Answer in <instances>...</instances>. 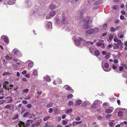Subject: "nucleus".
<instances>
[{
	"mask_svg": "<svg viewBox=\"0 0 127 127\" xmlns=\"http://www.w3.org/2000/svg\"><path fill=\"white\" fill-rule=\"evenodd\" d=\"M98 31V29L97 28L91 29L89 30L86 31V35L87 34H90L93 33L97 32Z\"/></svg>",
	"mask_w": 127,
	"mask_h": 127,
	"instance_id": "obj_1",
	"label": "nucleus"
},
{
	"mask_svg": "<svg viewBox=\"0 0 127 127\" xmlns=\"http://www.w3.org/2000/svg\"><path fill=\"white\" fill-rule=\"evenodd\" d=\"M109 66V64L107 63H106L104 65V66H102L103 70L106 71H109L110 70V69H107Z\"/></svg>",
	"mask_w": 127,
	"mask_h": 127,
	"instance_id": "obj_2",
	"label": "nucleus"
},
{
	"mask_svg": "<svg viewBox=\"0 0 127 127\" xmlns=\"http://www.w3.org/2000/svg\"><path fill=\"white\" fill-rule=\"evenodd\" d=\"M118 44L115 43L114 45L115 47L117 48H118L119 47V46H121L123 45V43L121 41V40L119 39V41L117 42Z\"/></svg>",
	"mask_w": 127,
	"mask_h": 127,
	"instance_id": "obj_3",
	"label": "nucleus"
},
{
	"mask_svg": "<svg viewBox=\"0 0 127 127\" xmlns=\"http://www.w3.org/2000/svg\"><path fill=\"white\" fill-rule=\"evenodd\" d=\"M114 110V108L112 107H108L105 110V112L107 114H110Z\"/></svg>",
	"mask_w": 127,
	"mask_h": 127,
	"instance_id": "obj_4",
	"label": "nucleus"
},
{
	"mask_svg": "<svg viewBox=\"0 0 127 127\" xmlns=\"http://www.w3.org/2000/svg\"><path fill=\"white\" fill-rule=\"evenodd\" d=\"M6 99L7 100V103H11L13 101V99L12 97L10 96H7L6 97Z\"/></svg>",
	"mask_w": 127,
	"mask_h": 127,
	"instance_id": "obj_5",
	"label": "nucleus"
},
{
	"mask_svg": "<svg viewBox=\"0 0 127 127\" xmlns=\"http://www.w3.org/2000/svg\"><path fill=\"white\" fill-rule=\"evenodd\" d=\"M14 55L16 56H18L20 57L21 56V53L18 50H17L14 51Z\"/></svg>",
	"mask_w": 127,
	"mask_h": 127,
	"instance_id": "obj_6",
	"label": "nucleus"
},
{
	"mask_svg": "<svg viewBox=\"0 0 127 127\" xmlns=\"http://www.w3.org/2000/svg\"><path fill=\"white\" fill-rule=\"evenodd\" d=\"M1 38L3 39L4 41L6 43H7L9 42V39L6 36L2 35L1 36Z\"/></svg>",
	"mask_w": 127,
	"mask_h": 127,
	"instance_id": "obj_7",
	"label": "nucleus"
},
{
	"mask_svg": "<svg viewBox=\"0 0 127 127\" xmlns=\"http://www.w3.org/2000/svg\"><path fill=\"white\" fill-rule=\"evenodd\" d=\"M56 6L55 5H54L53 3H51L49 6V8L51 10H53L56 8Z\"/></svg>",
	"mask_w": 127,
	"mask_h": 127,
	"instance_id": "obj_8",
	"label": "nucleus"
},
{
	"mask_svg": "<svg viewBox=\"0 0 127 127\" xmlns=\"http://www.w3.org/2000/svg\"><path fill=\"white\" fill-rule=\"evenodd\" d=\"M19 125L20 127H25V123L23 122L20 121L19 122Z\"/></svg>",
	"mask_w": 127,
	"mask_h": 127,
	"instance_id": "obj_9",
	"label": "nucleus"
},
{
	"mask_svg": "<svg viewBox=\"0 0 127 127\" xmlns=\"http://www.w3.org/2000/svg\"><path fill=\"white\" fill-rule=\"evenodd\" d=\"M83 28L85 29H89L91 28V25H83Z\"/></svg>",
	"mask_w": 127,
	"mask_h": 127,
	"instance_id": "obj_10",
	"label": "nucleus"
},
{
	"mask_svg": "<svg viewBox=\"0 0 127 127\" xmlns=\"http://www.w3.org/2000/svg\"><path fill=\"white\" fill-rule=\"evenodd\" d=\"M83 39L81 37H78L75 40V41H76V42H78V43L77 44V45H78L79 44H80V42Z\"/></svg>",
	"mask_w": 127,
	"mask_h": 127,
	"instance_id": "obj_11",
	"label": "nucleus"
},
{
	"mask_svg": "<svg viewBox=\"0 0 127 127\" xmlns=\"http://www.w3.org/2000/svg\"><path fill=\"white\" fill-rule=\"evenodd\" d=\"M94 55L95 56H98L100 55V52L98 50H96L94 51Z\"/></svg>",
	"mask_w": 127,
	"mask_h": 127,
	"instance_id": "obj_12",
	"label": "nucleus"
},
{
	"mask_svg": "<svg viewBox=\"0 0 127 127\" xmlns=\"http://www.w3.org/2000/svg\"><path fill=\"white\" fill-rule=\"evenodd\" d=\"M44 79L46 81L50 82L51 81V79L48 76H47L44 77Z\"/></svg>",
	"mask_w": 127,
	"mask_h": 127,
	"instance_id": "obj_13",
	"label": "nucleus"
},
{
	"mask_svg": "<svg viewBox=\"0 0 127 127\" xmlns=\"http://www.w3.org/2000/svg\"><path fill=\"white\" fill-rule=\"evenodd\" d=\"M56 13L55 11H51L50 13V15L51 17H52L54 16L56 14Z\"/></svg>",
	"mask_w": 127,
	"mask_h": 127,
	"instance_id": "obj_14",
	"label": "nucleus"
},
{
	"mask_svg": "<svg viewBox=\"0 0 127 127\" xmlns=\"http://www.w3.org/2000/svg\"><path fill=\"white\" fill-rule=\"evenodd\" d=\"M51 123L49 122H47L45 123V125L44 126V127H50Z\"/></svg>",
	"mask_w": 127,
	"mask_h": 127,
	"instance_id": "obj_15",
	"label": "nucleus"
},
{
	"mask_svg": "<svg viewBox=\"0 0 127 127\" xmlns=\"http://www.w3.org/2000/svg\"><path fill=\"white\" fill-rule=\"evenodd\" d=\"M110 54L108 53H107L105 56V58L106 59H108L110 57Z\"/></svg>",
	"mask_w": 127,
	"mask_h": 127,
	"instance_id": "obj_16",
	"label": "nucleus"
},
{
	"mask_svg": "<svg viewBox=\"0 0 127 127\" xmlns=\"http://www.w3.org/2000/svg\"><path fill=\"white\" fill-rule=\"evenodd\" d=\"M81 103V101L80 100H77L76 101V104L75 106H76L77 105H79Z\"/></svg>",
	"mask_w": 127,
	"mask_h": 127,
	"instance_id": "obj_17",
	"label": "nucleus"
},
{
	"mask_svg": "<svg viewBox=\"0 0 127 127\" xmlns=\"http://www.w3.org/2000/svg\"><path fill=\"white\" fill-rule=\"evenodd\" d=\"M118 116L119 117L122 116L123 115V113L121 111H119L118 112Z\"/></svg>",
	"mask_w": 127,
	"mask_h": 127,
	"instance_id": "obj_18",
	"label": "nucleus"
},
{
	"mask_svg": "<svg viewBox=\"0 0 127 127\" xmlns=\"http://www.w3.org/2000/svg\"><path fill=\"white\" fill-rule=\"evenodd\" d=\"M33 66V63L32 62H30L28 64V66L30 67H32Z\"/></svg>",
	"mask_w": 127,
	"mask_h": 127,
	"instance_id": "obj_19",
	"label": "nucleus"
},
{
	"mask_svg": "<svg viewBox=\"0 0 127 127\" xmlns=\"http://www.w3.org/2000/svg\"><path fill=\"white\" fill-rule=\"evenodd\" d=\"M64 87H67L65 89L66 90H67L70 91V90H72V91H73V90H72L71 88L70 87H69L68 86V85H65Z\"/></svg>",
	"mask_w": 127,
	"mask_h": 127,
	"instance_id": "obj_20",
	"label": "nucleus"
},
{
	"mask_svg": "<svg viewBox=\"0 0 127 127\" xmlns=\"http://www.w3.org/2000/svg\"><path fill=\"white\" fill-rule=\"evenodd\" d=\"M11 107V105L10 104H7L4 107L5 108H6L7 109H9Z\"/></svg>",
	"mask_w": 127,
	"mask_h": 127,
	"instance_id": "obj_21",
	"label": "nucleus"
},
{
	"mask_svg": "<svg viewBox=\"0 0 127 127\" xmlns=\"http://www.w3.org/2000/svg\"><path fill=\"white\" fill-rule=\"evenodd\" d=\"M10 75V73L8 72H6L2 74V75L3 76H5L6 75Z\"/></svg>",
	"mask_w": 127,
	"mask_h": 127,
	"instance_id": "obj_22",
	"label": "nucleus"
},
{
	"mask_svg": "<svg viewBox=\"0 0 127 127\" xmlns=\"http://www.w3.org/2000/svg\"><path fill=\"white\" fill-rule=\"evenodd\" d=\"M72 109H67L66 112V114H68L69 113H71L72 111Z\"/></svg>",
	"mask_w": 127,
	"mask_h": 127,
	"instance_id": "obj_23",
	"label": "nucleus"
},
{
	"mask_svg": "<svg viewBox=\"0 0 127 127\" xmlns=\"http://www.w3.org/2000/svg\"><path fill=\"white\" fill-rule=\"evenodd\" d=\"M6 102V100H0V105L2 104L5 103Z\"/></svg>",
	"mask_w": 127,
	"mask_h": 127,
	"instance_id": "obj_24",
	"label": "nucleus"
},
{
	"mask_svg": "<svg viewBox=\"0 0 127 127\" xmlns=\"http://www.w3.org/2000/svg\"><path fill=\"white\" fill-rule=\"evenodd\" d=\"M53 105V103H50L48 104L47 105V108H49L51 107Z\"/></svg>",
	"mask_w": 127,
	"mask_h": 127,
	"instance_id": "obj_25",
	"label": "nucleus"
},
{
	"mask_svg": "<svg viewBox=\"0 0 127 127\" xmlns=\"http://www.w3.org/2000/svg\"><path fill=\"white\" fill-rule=\"evenodd\" d=\"M29 114V113L28 112H27L25 113L23 115V117H25L27 116Z\"/></svg>",
	"mask_w": 127,
	"mask_h": 127,
	"instance_id": "obj_26",
	"label": "nucleus"
},
{
	"mask_svg": "<svg viewBox=\"0 0 127 127\" xmlns=\"http://www.w3.org/2000/svg\"><path fill=\"white\" fill-rule=\"evenodd\" d=\"M37 71L36 70H34L33 72V75L34 76H36L37 75Z\"/></svg>",
	"mask_w": 127,
	"mask_h": 127,
	"instance_id": "obj_27",
	"label": "nucleus"
},
{
	"mask_svg": "<svg viewBox=\"0 0 127 127\" xmlns=\"http://www.w3.org/2000/svg\"><path fill=\"white\" fill-rule=\"evenodd\" d=\"M50 118V116L46 117L44 118L43 120L44 121H45L49 119Z\"/></svg>",
	"mask_w": 127,
	"mask_h": 127,
	"instance_id": "obj_28",
	"label": "nucleus"
},
{
	"mask_svg": "<svg viewBox=\"0 0 127 127\" xmlns=\"http://www.w3.org/2000/svg\"><path fill=\"white\" fill-rule=\"evenodd\" d=\"M88 103L85 102H84L82 103V106L84 107L86 106L87 105Z\"/></svg>",
	"mask_w": 127,
	"mask_h": 127,
	"instance_id": "obj_29",
	"label": "nucleus"
},
{
	"mask_svg": "<svg viewBox=\"0 0 127 127\" xmlns=\"http://www.w3.org/2000/svg\"><path fill=\"white\" fill-rule=\"evenodd\" d=\"M73 102L72 101H69L68 104V105L70 106L71 105H73Z\"/></svg>",
	"mask_w": 127,
	"mask_h": 127,
	"instance_id": "obj_30",
	"label": "nucleus"
},
{
	"mask_svg": "<svg viewBox=\"0 0 127 127\" xmlns=\"http://www.w3.org/2000/svg\"><path fill=\"white\" fill-rule=\"evenodd\" d=\"M92 21L91 20H89L86 22L85 24L86 25L90 24L92 23Z\"/></svg>",
	"mask_w": 127,
	"mask_h": 127,
	"instance_id": "obj_31",
	"label": "nucleus"
},
{
	"mask_svg": "<svg viewBox=\"0 0 127 127\" xmlns=\"http://www.w3.org/2000/svg\"><path fill=\"white\" fill-rule=\"evenodd\" d=\"M89 19V17H88V18H87L86 19L84 20L83 21V22L85 24L87 21Z\"/></svg>",
	"mask_w": 127,
	"mask_h": 127,
	"instance_id": "obj_32",
	"label": "nucleus"
},
{
	"mask_svg": "<svg viewBox=\"0 0 127 127\" xmlns=\"http://www.w3.org/2000/svg\"><path fill=\"white\" fill-rule=\"evenodd\" d=\"M6 58L7 60H10L12 59V58L9 56L6 55L5 57Z\"/></svg>",
	"mask_w": 127,
	"mask_h": 127,
	"instance_id": "obj_33",
	"label": "nucleus"
},
{
	"mask_svg": "<svg viewBox=\"0 0 127 127\" xmlns=\"http://www.w3.org/2000/svg\"><path fill=\"white\" fill-rule=\"evenodd\" d=\"M35 117V115L33 114L32 113L31 114V116L29 117L30 118H32Z\"/></svg>",
	"mask_w": 127,
	"mask_h": 127,
	"instance_id": "obj_34",
	"label": "nucleus"
},
{
	"mask_svg": "<svg viewBox=\"0 0 127 127\" xmlns=\"http://www.w3.org/2000/svg\"><path fill=\"white\" fill-rule=\"evenodd\" d=\"M109 125L111 127H114V125H113V123L111 122H110L109 123Z\"/></svg>",
	"mask_w": 127,
	"mask_h": 127,
	"instance_id": "obj_35",
	"label": "nucleus"
},
{
	"mask_svg": "<svg viewBox=\"0 0 127 127\" xmlns=\"http://www.w3.org/2000/svg\"><path fill=\"white\" fill-rule=\"evenodd\" d=\"M73 96V95L71 94H70L68 95L67 96V97L68 98H71Z\"/></svg>",
	"mask_w": 127,
	"mask_h": 127,
	"instance_id": "obj_36",
	"label": "nucleus"
},
{
	"mask_svg": "<svg viewBox=\"0 0 127 127\" xmlns=\"http://www.w3.org/2000/svg\"><path fill=\"white\" fill-rule=\"evenodd\" d=\"M62 123L63 125H65L66 124H67V122L66 121L63 120L62 121Z\"/></svg>",
	"mask_w": 127,
	"mask_h": 127,
	"instance_id": "obj_37",
	"label": "nucleus"
},
{
	"mask_svg": "<svg viewBox=\"0 0 127 127\" xmlns=\"http://www.w3.org/2000/svg\"><path fill=\"white\" fill-rule=\"evenodd\" d=\"M103 43H102L101 42H97L96 43V44L98 46H101V45Z\"/></svg>",
	"mask_w": 127,
	"mask_h": 127,
	"instance_id": "obj_38",
	"label": "nucleus"
},
{
	"mask_svg": "<svg viewBox=\"0 0 127 127\" xmlns=\"http://www.w3.org/2000/svg\"><path fill=\"white\" fill-rule=\"evenodd\" d=\"M124 69V68L123 66H119V69L120 71H122Z\"/></svg>",
	"mask_w": 127,
	"mask_h": 127,
	"instance_id": "obj_39",
	"label": "nucleus"
},
{
	"mask_svg": "<svg viewBox=\"0 0 127 127\" xmlns=\"http://www.w3.org/2000/svg\"><path fill=\"white\" fill-rule=\"evenodd\" d=\"M110 31L111 32H113L114 31H116L115 29L113 27H112L110 28Z\"/></svg>",
	"mask_w": 127,
	"mask_h": 127,
	"instance_id": "obj_40",
	"label": "nucleus"
},
{
	"mask_svg": "<svg viewBox=\"0 0 127 127\" xmlns=\"http://www.w3.org/2000/svg\"><path fill=\"white\" fill-rule=\"evenodd\" d=\"M118 6L117 5H115L113 7V9L114 10H117V8H118Z\"/></svg>",
	"mask_w": 127,
	"mask_h": 127,
	"instance_id": "obj_41",
	"label": "nucleus"
},
{
	"mask_svg": "<svg viewBox=\"0 0 127 127\" xmlns=\"http://www.w3.org/2000/svg\"><path fill=\"white\" fill-rule=\"evenodd\" d=\"M107 26V25L106 24H105L103 25V28L105 30L106 29Z\"/></svg>",
	"mask_w": 127,
	"mask_h": 127,
	"instance_id": "obj_42",
	"label": "nucleus"
},
{
	"mask_svg": "<svg viewBox=\"0 0 127 127\" xmlns=\"http://www.w3.org/2000/svg\"><path fill=\"white\" fill-rule=\"evenodd\" d=\"M29 91V90L28 89H26L24 90L23 91V92L24 93H27Z\"/></svg>",
	"mask_w": 127,
	"mask_h": 127,
	"instance_id": "obj_43",
	"label": "nucleus"
},
{
	"mask_svg": "<svg viewBox=\"0 0 127 127\" xmlns=\"http://www.w3.org/2000/svg\"><path fill=\"white\" fill-rule=\"evenodd\" d=\"M66 19V18L64 16H63L62 17V22H64Z\"/></svg>",
	"mask_w": 127,
	"mask_h": 127,
	"instance_id": "obj_44",
	"label": "nucleus"
},
{
	"mask_svg": "<svg viewBox=\"0 0 127 127\" xmlns=\"http://www.w3.org/2000/svg\"><path fill=\"white\" fill-rule=\"evenodd\" d=\"M53 110L52 108H50L49 109V113H51L53 111Z\"/></svg>",
	"mask_w": 127,
	"mask_h": 127,
	"instance_id": "obj_45",
	"label": "nucleus"
},
{
	"mask_svg": "<svg viewBox=\"0 0 127 127\" xmlns=\"http://www.w3.org/2000/svg\"><path fill=\"white\" fill-rule=\"evenodd\" d=\"M9 84V82L7 81H5L3 83V85H7Z\"/></svg>",
	"mask_w": 127,
	"mask_h": 127,
	"instance_id": "obj_46",
	"label": "nucleus"
},
{
	"mask_svg": "<svg viewBox=\"0 0 127 127\" xmlns=\"http://www.w3.org/2000/svg\"><path fill=\"white\" fill-rule=\"evenodd\" d=\"M119 40V39H118L117 38H114V40L115 42H117Z\"/></svg>",
	"mask_w": 127,
	"mask_h": 127,
	"instance_id": "obj_47",
	"label": "nucleus"
},
{
	"mask_svg": "<svg viewBox=\"0 0 127 127\" xmlns=\"http://www.w3.org/2000/svg\"><path fill=\"white\" fill-rule=\"evenodd\" d=\"M81 118L79 117H78L75 119V120L77 121H78L80 120Z\"/></svg>",
	"mask_w": 127,
	"mask_h": 127,
	"instance_id": "obj_48",
	"label": "nucleus"
},
{
	"mask_svg": "<svg viewBox=\"0 0 127 127\" xmlns=\"http://www.w3.org/2000/svg\"><path fill=\"white\" fill-rule=\"evenodd\" d=\"M40 124V123L39 122H36L35 123V125L36 126H39Z\"/></svg>",
	"mask_w": 127,
	"mask_h": 127,
	"instance_id": "obj_49",
	"label": "nucleus"
},
{
	"mask_svg": "<svg viewBox=\"0 0 127 127\" xmlns=\"http://www.w3.org/2000/svg\"><path fill=\"white\" fill-rule=\"evenodd\" d=\"M51 17L50 15H48L46 17V19H49L51 18Z\"/></svg>",
	"mask_w": 127,
	"mask_h": 127,
	"instance_id": "obj_50",
	"label": "nucleus"
},
{
	"mask_svg": "<svg viewBox=\"0 0 127 127\" xmlns=\"http://www.w3.org/2000/svg\"><path fill=\"white\" fill-rule=\"evenodd\" d=\"M82 123V121L77 122H76V124L77 125H79Z\"/></svg>",
	"mask_w": 127,
	"mask_h": 127,
	"instance_id": "obj_51",
	"label": "nucleus"
},
{
	"mask_svg": "<svg viewBox=\"0 0 127 127\" xmlns=\"http://www.w3.org/2000/svg\"><path fill=\"white\" fill-rule=\"evenodd\" d=\"M113 35H111L109 36V39L110 40H112L113 39Z\"/></svg>",
	"mask_w": 127,
	"mask_h": 127,
	"instance_id": "obj_52",
	"label": "nucleus"
},
{
	"mask_svg": "<svg viewBox=\"0 0 127 127\" xmlns=\"http://www.w3.org/2000/svg\"><path fill=\"white\" fill-rule=\"evenodd\" d=\"M3 88L5 89V90H9V89H7V88L6 87V86L5 85H3Z\"/></svg>",
	"mask_w": 127,
	"mask_h": 127,
	"instance_id": "obj_53",
	"label": "nucleus"
},
{
	"mask_svg": "<svg viewBox=\"0 0 127 127\" xmlns=\"http://www.w3.org/2000/svg\"><path fill=\"white\" fill-rule=\"evenodd\" d=\"M22 102L24 104H27V101L26 100H23L22 101Z\"/></svg>",
	"mask_w": 127,
	"mask_h": 127,
	"instance_id": "obj_54",
	"label": "nucleus"
},
{
	"mask_svg": "<svg viewBox=\"0 0 127 127\" xmlns=\"http://www.w3.org/2000/svg\"><path fill=\"white\" fill-rule=\"evenodd\" d=\"M83 12H81L80 13V16L81 18L83 16Z\"/></svg>",
	"mask_w": 127,
	"mask_h": 127,
	"instance_id": "obj_55",
	"label": "nucleus"
},
{
	"mask_svg": "<svg viewBox=\"0 0 127 127\" xmlns=\"http://www.w3.org/2000/svg\"><path fill=\"white\" fill-rule=\"evenodd\" d=\"M121 12L122 13V14L123 15H125L126 14V12L124 11H122Z\"/></svg>",
	"mask_w": 127,
	"mask_h": 127,
	"instance_id": "obj_56",
	"label": "nucleus"
},
{
	"mask_svg": "<svg viewBox=\"0 0 127 127\" xmlns=\"http://www.w3.org/2000/svg\"><path fill=\"white\" fill-rule=\"evenodd\" d=\"M27 122L28 123H32L33 122V121L32 120H28L27 121Z\"/></svg>",
	"mask_w": 127,
	"mask_h": 127,
	"instance_id": "obj_57",
	"label": "nucleus"
},
{
	"mask_svg": "<svg viewBox=\"0 0 127 127\" xmlns=\"http://www.w3.org/2000/svg\"><path fill=\"white\" fill-rule=\"evenodd\" d=\"M114 63L117 64L118 63V61L117 59L114 60Z\"/></svg>",
	"mask_w": 127,
	"mask_h": 127,
	"instance_id": "obj_58",
	"label": "nucleus"
},
{
	"mask_svg": "<svg viewBox=\"0 0 127 127\" xmlns=\"http://www.w3.org/2000/svg\"><path fill=\"white\" fill-rule=\"evenodd\" d=\"M102 118L103 117H102L99 116L97 118V119L98 120H101Z\"/></svg>",
	"mask_w": 127,
	"mask_h": 127,
	"instance_id": "obj_59",
	"label": "nucleus"
},
{
	"mask_svg": "<svg viewBox=\"0 0 127 127\" xmlns=\"http://www.w3.org/2000/svg\"><path fill=\"white\" fill-rule=\"evenodd\" d=\"M107 34V32H105L104 33H103V34L102 35V37H104Z\"/></svg>",
	"mask_w": 127,
	"mask_h": 127,
	"instance_id": "obj_60",
	"label": "nucleus"
},
{
	"mask_svg": "<svg viewBox=\"0 0 127 127\" xmlns=\"http://www.w3.org/2000/svg\"><path fill=\"white\" fill-rule=\"evenodd\" d=\"M26 73V70H24L22 71V74H25Z\"/></svg>",
	"mask_w": 127,
	"mask_h": 127,
	"instance_id": "obj_61",
	"label": "nucleus"
},
{
	"mask_svg": "<svg viewBox=\"0 0 127 127\" xmlns=\"http://www.w3.org/2000/svg\"><path fill=\"white\" fill-rule=\"evenodd\" d=\"M124 18V16L121 15L120 16V19L121 20H123Z\"/></svg>",
	"mask_w": 127,
	"mask_h": 127,
	"instance_id": "obj_62",
	"label": "nucleus"
},
{
	"mask_svg": "<svg viewBox=\"0 0 127 127\" xmlns=\"http://www.w3.org/2000/svg\"><path fill=\"white\" fill-rule=\"evenodd\" d=\"M30 125V124L29 123L27 122L26 123V124H25V125L26 126H29Z\"/></svg>",
	"mask_w": 127,
	"mask_h": 127,
	"instance_id": "obj_63",
	"label": "nucleus"
},
{
	"mask_svg": "<svg viewBox=\"0 0 127 127\" xmlns=\"http://www.w3.org/2000/svg\"><path fill=\"white\" fill-rule=\"evenodd\" d=\"M27 106L29 108H30L32 107V105L30 104H28L27 105Z\"/></svg>",
	"mask_w": 127,
	"mask_h": 127,
	"instance_id": "obj_64",
	"label": "nucleus"
}]
</instances>
